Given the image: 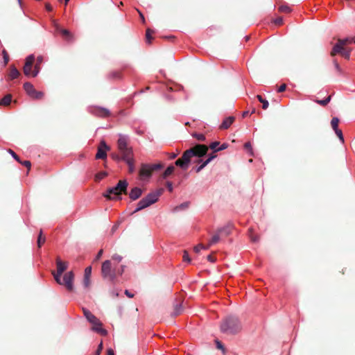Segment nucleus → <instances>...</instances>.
Returning <instances> with one entry per match:
<instances>
[{"label":"nucleus","mask_w":355,"mask_h":355,"mask_svg":"<svg viewBox=\"0 0 355 355\" xmlns=\"http://www.w3.org/2000/svg\"><path fill=\"white\" fill-rule=\"evenodd\" d=\"M125 268V265H117L112 263L111 260H105L102 263L101 275L104 279L114 283L116 278L123 275Z\"/></svg>","instance_id":"1"},{"label":"nucleus","mask_w":355,"mask_h":355,"mask_svg":"<svg viewBox=\"0 0 355 355\" xmlns=\"http://www.w3.org/2000/svg\"><path fill=\"white\" fill-rule=\"evenodd\" d=\"M242 329V324L237 316L228 315L223 320L220 325L222 333L234 335L239 333Z\"/></svg>","instance_id":"2"},{"label":"nucleus","mask_w":355,"mask_h":355,"mask_svg":"<svg viewBox=\"0 0 355 355\" xmlns=\"http://www.w3.org/2000/svg\"><path fill=\"white\" fill-rule=\"evenodd\" d=\"M163 192L164 189L160 188L149 193L146 196H145L139 201L135 209L133 211H132L130 214L133 215L134 214L155 203L156 202L158 201L159 196L163 193Z\"/></svg>","instance_id":"3"},{"label":"nucleus","mask_w":355,"mask_h":355,"mask_svg":"<svg viewBox=\"0 0 355 355\" xmlns=\"http://www.w3.org/2000/svg\"><path fill=\"white\" fill-rule=\"evenodd\" d=\"M128 183L126 180H120L116 186L108 188L103 196L109 200H121L122 193H126Z\"/></svg>","instance_id":"4"},{"label":"nucleus","mask_w":355,"mask_h":355,"mask_svg":"<svg viewBox=\"0 0 355 355\" xmlns=\"http://www.w3.org/2000/svg\"><path fill=\"white\" fill-rule=\"evenodd\" d=\"M84 316L87 318V321L92 324V330L100 334L102 336H106L107 331L102 327V322L94 314H92L86 308H83Z\"/></svg>","instance_id":"5"},{"label":"nucleus","mask_w":355,"mask_h":355,"mask_svg":"<svg viewBox=\"0 0 355 355\" xmlns=\"http://www.w3.org/2000/svg\"><path fill=\"white\" fill-rule=\"evenodd\" d=\"M129 137L128 135L119 134L117 141V147L120 154L123 155V158L133 156L132 149L128 144Z\"/></svg>","instance_id":"6"},{"label":"nucleus","mask_w":355,"mask_h":355,"mask_svg":"<svg viewBox=\"0 0 355 355\" xmlns=\"http://www.w3.org/2000/svg\"><path fill=\"white\" fill-rule=\"evenodd\" d=\"M56 267H57V271H53L52 274L53 275V277L55 280V282L58 284H62V279L61 276L62 274L64 272V270H67L68 267V263L66 261H62L59 257L56 259Z\"/></svg>","instance_id":"7"},{"label":"nucleus","mask_w":355,"mask_h":355,"mask_svg":"<svg viewBox=\"0 0 355 355\" xmlns=\"http://www.w3.org/2000/svg\"><path fill=\"white\" fill-rule=\"evenodd\" d=\"M24 89L26 94L33 99H40L44 96V93L42 92L37 91L33 85L29 82H26L24 84Z\"/></svg>","instance_id":"8"},{"label":"nucleus","mask_w":355,"mask_h":355,"mask_svg":"<svg viewBox=\"0 0 355 355\" xmlns=\"http://www.w3.org/2000/svg\"><path fill=\"white\" fill-rule=\"evenodd\" d=\"M355 43L354 37H346L345 39H339L338 42L334 46L332 51L331 52V55L334 56L340 50H341L342 47L348 44Z\"/></svg>","instance_id":"9"},{"label":"nucleus","mask_w":355,"mask_h":355,"mask_svg":"<svg viewBox=\"0 0 355 355\" xmlns=\"http://www.w3.org/2000/svg\"><path fill=\"white\" fill-rule=\"evenodd\" d=\"M73 279L74 274L73 271H69L64 275L60 285L65 286L68 291H71L73 289Z\"/></svg>","instance_id":"10"},{"label":"nucleus","mask_w":355,"mask_h":355,"mask_svg":"<svg viewBox=\"0 0 355 355\" xmlns=\"http://www.w3.org/2000/svg\"><path fill=\"white\" fill-rule=\"evenodd\" d=\"M89 112L98 117L106 118L110 115V112L108 109L103 107H90L88 108Z\"/></svg>","instance_id":"11"},{"label":"nucleus","mask_w":355,"mask_h":355,"mask_svg":"<svg viewBox=\"0 0 355 355\" xmlns=\"http://www.w3.org/2000/svg\"><path fill=\"white\" fill-rule=\"evenodd\" d=\"M139 175L140 179L143 181L150 179L152 175L150 164H142L139 171Z\"/></svg>","instance_id":"12"},{"label":"nucleus","mask_w":355,"mask_h":355,"mask_svg":"<svg viewBox=\"0 0 355 355\" xmlns=\"http://www.w3.org/2000/svg\"><path fill=\"white\" fill-rule=\"evenodd\" d=\"M35 62V56L33 54L29 55L26 58L25 61V64L24 66V73L26 76H32V67L33 65V63Z\"/></svg>","instance_id":"13"},{"label":"nucleus","mask_w":355,"mask_h":355,"mask_svg":"<svg viewBox=\"0 0 355 355\" xmlns=\"http://www.w3.org/2000/svg\"><path fill=\"white\" fill-rule=\"evenodd\" d=\"M110 150V147L106 144L105 141H101V146L98 147L96 159H104L107 157V150Z\"/></svg>","instance_id":"14"},{"label":"nucleus","mask_w":355,"mask_h":355,"mask_svg":"<svg viewBox=\"0 0 355 355\" xmlns=\"http://www.w3.org/2000/svg\"><path fill=\"white\" fill-rule=\"evenodd\" d=\"M193 149L195 150V155L194 157H198L199 158L205 156L208 151V147L205 145L198 144Z\"/></svg>","instance_id":"15"},{"label":"nucleus","mask_w":355,"mask_h":355,"mask_svg":"<svg viewBox=\"0 0 355 355\" xmlns=\"http://www.w3.org/2000/svg\"><path fill=\"white\" fill-rule=\"evenodd\" d=\"M195 155V150L189 148L184 152L181 159L183 160L184 164L189 167L191 157Z\"/></svg>","instance_id":"16"},{"label":"nucleus","mask_w":355,"mask_h":355,"mask_svg":"<svg viewBox=\"0 0 355 355\" xmlns=\"http://www.w3.org/2000/svg\"><path fill=\"white\" fill-rule=\"evenodd\" d=\"M56 31L61 33L67 42L73 41V35L67 29L62 28L59 25L55 26Z\"/></svg>","instance_id":"17"},{"label":"nucleus","mask_w":355,"mask_h":355,"mask_svg":"<svg viewBox=\"0 0 355 355\" xmlns=\"http://www.w3.org/2000/svg\"><path fill=\"white\" fill-rule=\"evenodd\" d=\"M216 157V155H211L204 162H202L201 159L197 160V162H199V163L201 162V164L196 168V171L197 173H199L200 171H201L209 163H210Z\"/></svg>","instance_id":"18"},{"label":"nucleus","mask_w":355,"mask_h":355,"mask_svg":"<svg viewBox=\"0 0 355 355\" xmlns=\"http://www.w3.org/2000/svg\"><path fill=\"white\" fill-rule=\"evenodd\" d=\"M142 189L139 187H135L129 193V198L132 200H136L139 199L142 195Z\"/></svg>","instance_id":"19"},{"label":"nucleus","mask_w":355,"mask_h":355,"mask_svg":"<svg viewBox=\"0 0 355 355\" xmlns=\"http://www.w3.org/2000/svg\"><path fill=\"white\" fill-rule=\"evenodd\" d=\"M92 274V266H88L85 270L83 286L85 288H88L90 285V276Z\"/></svg>","instance_id":"20"},{"label":"nucleus","mask_w":355,"mask_h":355,"mask_svg":"<svg viewBox=\"0 0 355 355\" xmlns=\"http://www.w3.org/2000/svg\"><path fill=\"white\" fill-rule=\"evenodd\" d=\"M43 62V57L42 55L37 56L36 64L34 66V70L32 73L33 77H36L40 71V64Z\"/></svg>","instance_id":"21"},{"label":"nucleus","mask_w":355,"mask_h":355,"mask_svg":"<svg viewBox=\"0 0 355 355\" xmlns=\"http://www.w3.org/2000/svg\"><path fill=\"white\" fill-rule=\"evenodd\" d=\"M189 205H190V202L187 201V202H184L181 204H180L179 205H177L175 206L172 211L173 213H177V212H179V211H184V210H186L189 208Z\"/></svg>","instance_id":"22"},{"label":"nucleus","mask_w":355,"mask_h":355,"mask_svg":"<svg viewBox=\"0 0 355 355\" xmlns=\"http://www.w3.org/2000/svg\"><path fill=\"white\" fill-rule=\"evenodd\" d=\"M234 121V116L227 117L223 121L220 128L221 129H227L232 124Z\"/></svg>","instance_id":"23"},{"label":"nucleus","mask_w":355,"mask_h":355,"mask_svg":"<svg viewBox=\"0 0 355 355\" xmlns=\"http://www.w3.org/2000/svg\"><path fill=\"white\" fill-rule=\"evenodd\" d=\"M133 156L126 157L123 158V161L128 164L130 173L135 171V166L133 162Z\"/></svg>","instance_id":"24"},{"label":"nucleus","mask_w":355,"mask_h":355,"mask_svg":"<svg viewBox=\"0 0 355 355\" xmlns=\"http://www.w3.org/2000/svg\"><path fill=\"white\" fill-rule=\"evenodd\" d=\"M232 228V225H227L225 227H223L218 229V233L220 234V235L228 236L231 232Z\"/></svg>","instance_id":"25"},{"label":"nucleus","mask_w":355,"mask_h":355,"mask_svg":"<svg viewBox=\"0 0 355 355\" xmlns=\"http://www.w3.org/2000/svg\"><path fill=\"white\" fill-rule=\"evenodd\" d=\"M19 76V72L15 66H11L10 71L9 73V78L11 80H14Z\"/></svg>","instance_id":"26"},{"label":"nucleus","mask_w":355,"mask_h":355,"mask_svg":"<svg viewBox=\"0 0 355 355\" xmlns=\"http://www.w3.org/2000/svg\"><path fill=\"white\" fill-rule=\"evenodd\" d=\"M11 101H12V95L7 94L0 101V105H10Z\"/></svg>","instance_id":"27"},{"label":"nucleus","mask_w":355,"mask_h":355,"mask_svg":"<svg viewBox=\"0 0 355 355\" xmlns=\"http://www.w3.org/2000/svg\"><path fill=\"white\" fill-rule=\"evenodd\" d=\"M175 171V167L173 165H169L166 169L164 171L163 173V178L166 179L167 177H168L170 175H171Z\"/></svg>","instance_id":"28"},{"label":"nucleus","mask_w":355,"mask_h":355,"mask_svg":"<svg viewBox=\"0 0 355 355\" xmlns=\"http://www.w3.org/2000/svg\"><path fill=\"white\" fill-rule=\"evenodd\" d=\"M183 311V307L182 304H177L174 306V311L172 313L173 316H176L180 315Z\"/></svg>","instance_id":"29"},{"label":"nucleus","mask_w":355,"mask_h":355,"mask_svg":"<svg viewBox=\"0 0 355 355\" xmlns=\"http://www.w3.org/2000/svg\"><path fill=\"white\" fill-rule=\"evenodd\" d=\"M337 53H340L345 59L349 60L350 58L351 50L342 47L341 50H340Z\"/></svg>","instance_id":"30"},{"label":"nucleus","mask_w":355,"mask_h":355,"mask_svg":"<svg viewBox=\"0 0 355 355\" xmlns=\"http://www.w3.org/2000/svg\"><path fill=\"white\" fill-rule=\"evenodd\" d=\"M258 101L262 103V108L266 110L268 107L269 103L266 99H264L261 95H257Z\"/></svg>","instance_id":"31"},{"label":"nucleus","mask_w":355,"mask_h":355,"mask_svg":"<svg viewBox=\"0 0 355 355\" xmlns=\"http://www.w3.org/2000/svg\"><path fill=\"white\" fill-rule=\"evenodd\" d=\"M122 259H123V257L121 255L114 254L112 256L111 261H112V263L119 265V263L122 261Z\"/></svg>","instance_id":"32"},{"label":"nucleus","mask_w":355,"mask_h":355,"mask_svg":"<svg viewBox=\"0 0 355 355\" xmlns=\"http://www.w3.org/2000/svg\"><path fill=\"white\" fill-rule=\"evenodd\" d=\"M175 164L183 170H187L188 168V166L184 164V162H183V160L181 158L178 159L175 162Z\"/></svg>","instance_id":"33"},{"label":"nucleus","mask_w":355,"mask_h":355,"mask_svg":"<svg viewBox=\"0 0 355 355\" xmlns=\"http://www.w3.org/2000/svg\"><path fill=\"white\" fill-rule=\"evenodd\" d=\"M220 234L218 233V231L217 230L216 233L211 237L210 241H209V245H214L215 243H216L217 242H218V241L220 240Z\"/></svg>","instance_id":"34"},{"label":"nucleus","mask_w":355,"mask_h":355,"mask_svg":"<svg viewBox=\"0 0 355 355\" xmlns=\"http://www.w3.org/2000/svg\"><path fill=\"white\" fill-rule=\"evenodd\" d=\"M107 175V172L101 171V172L98 173L97 174H96L95 180L98 182V181L101 180L102 179H103L104 178H105Z\"/></svg>","instance_id":"35"},{"label":"nucleus","mask_w":355,"mask_h":355,"mask_svg":"<svg viewBox=\"0 0 355 355\" xmlns=\"http://www.w3.org/2000/svg\"><path fill=\"white\" fill-rule=\"evenodd\" d=\"M339 119L337 117H333L331 119V127L334 130H338V128Z\"/></svg>","instance_id":"36"},{"label":"nucleus","mask_w":355,"mask_h":355,"mask_svg":"<svg viewBox=\"0 0 355 355\" xmlns=\"http://www.w3.org/2000/svg\"><path fill=\"white\" fill-rule=\"evenodd\" d=\"M333 64H334V67H335L336 71L338 72V73L339 75H343L344 72H343V69H341L340 66L339 65V64H338V62H337L336 60H333Z\"/></svg>","instance_id":"37"},{"label":"nucleus","mask_w":355,"mask_h":355,"mask_svg":"<svg viewBox=\"0 0 355 355\" xmlns=\"http://www.w3.org/2000/svg\"><path fill=\"white\" fill-rule=\"evenodd\" d=\"M150 166L151 171L153 172L154 171L162 169L163 168L164 165L161 163L153 164H150Z\"/></svg>","instance_id":"38"},{"label":"nucleus","mask_w":355,"mask_h":355,"mask_svg":"<svg viewBox=\"0 0 355 355\" xmlns=\"http://www.w3.org/2000/svg\"><path fill=\"white\" fill-rule=\"evenodd\" d=\"M42 231H40V233L37 238V245L39 248H40L42 245L45 242V238L42 237Z\"/></svg>","instance_id":"39"},{"label":"nucleus","mask_w":355,"mask_h":355,"mask_svg":"<svg viewBox=\"0 0 355 355\" xmlns=\"http://www.w3.org/2000/svg\"><path fill=\"white\" fill-rule=\"evenodd\" d=\"M279 10L282 12H290L291 11V9L290 7H288L286 5H282L279 7Z\"/></svg>","instance_id":"40"},{"label":"nucleus","mask_w":355,"mask_h":355,"mask_svg":"<svg viewBox=\"0 0 355 355\" xmlns=\"http://www.w3.org/2000/svg\"><path fill=\"white\" fill-rule=\"evenodd\" d=\"M153 31L150 29V28H148L146 30V42L150 44V42H151V40L153 39L152 37H151V33Z\"/></svg>","instance_id":"41"},{"label":"nucleus","mask_w":355,"mask_h":355,"mask_svg":"<svg viewBox=\"0 0 355 355\" xmlns=\"http://www.w3.org/2000/svg\"><path fill=\"white\" fill-rule=\"evenodd\" d=\"M2 55H3L4 65H6L8 64V62H9V56H8L7 51L5 49H3L2 51Z\"/></svg>","instance_id":"42"},{"label":"nucleus","mask_w":355,"mask_h":355,"mask_svg":"<svg viewBox=\"0 0 355 355\" xmlns=\"http://www.w3.org/2000/svg\"><path fill=\"white\" fill-rule=\"evenodd\" d=\"M220 143L219 141H214L212 142L210 146H209V148L214 150V153H216L218 152V150H216L218 149V146H219Z\"/></svg>","instance_id":"43"},{"label":"nucleus","mask_w":355,"mask_h":355,"mask_svg":"<svg viewBox=\"0 0 355 355\" xmlns=\"http://www.w3.org/2000/svg\"><path fill=\"white\" fill-rule=\"evenodd\" d=\"M331 100V96H329L324 99L318 101V103L323 106L327 105Z\"/></svg>","instance_id":"44"},{"label":"nucleus","mask_w":355,"mask_h":355,"mask_svg":"<svg viewBox=\"0 0 355 355\" xmlns=\"http://www.w3.org/2000/svg\"><path fill=\"white\" fill-rule=\"evenodd\" d=\"M193 137L196 138L199 141H205V136L201 133H194L193 135Z\"/></svg>","instance_id":"45"},{"label":"nucleus","mask_w":355,"mask_h":355,"mask_svg":"<svg viewBox=\"0 0 355 355\" xmlns=\"http://www.w3.org/2000/svg\"><path fill=\"white\" fill-rule=\"evenodd\" d=\"M249 236L250 238V240L254 243H257L259 240V236L257 235H254L251 231H250L249 232Z\"/></svg>","instance_id":"46"},{"label":"nucleus","mask_w":355,"mask_h":355,"mask_svg":"<svg viewBox=\"0 0 355 355\" xmlns=\"http://www.w3.org/2000/svg\"><path fill=\"white\" fill-rule=\"evenodd\" d=\"M110 78L118 79L120 78L121 76L118 71H112L109 74Z\"/></svg>","instance_id":"47"},{"label":"nucleus","mask_w":355,"mask_h":355,"mask_svg":"<svg viewBox=\"0 0 355 355\" xmlns=\"http://www.w3.org/2000/svg\"><path fill=\"white\" fill-rule=\"evenodd\" d=\"M112 157L117 162L123 161V155L121 154V155L118 154H112Z\"/></svg>","instance_id":"48"},{"label":"nucleus","mask_w":355,"mask_h":355,"mask_svg":"<svg viewBox=\"0 0 355 355\" xmlns=\"http://www.w3.org/2000/svg\"><path fill=\"white\" fill-rule=\"evenodd\" d=\"M183 261L184 262H187V263L191 262V259H190L189 255L187 251H184Z\"/></svg>","instance_id":"49"},{"label":"nucleus","mask_w":355,"mask_h":355,"mask_svg":"<svg viewBox=\"0 0 355 355\" xmlns=\"http://www.w3.org/2000/svg\"><path fill=\"white\" fill-rule=\"evenodd\" d=\"M8 152L15 160H17L19 162H21L19 156L13 150L10 149Z\"/></svg>","instance_id":"50"},{"label":"nucleus","mask_w":355,"mask_h":355,"mask_svg":"<svg viewBox=\"0 0 355 355\" xmlns=\"http://www.w3.org/2000/svg\"><path fill=\"white\" fill-rule=\"evenodd\" d=\"M244 147L246 150H248L250 154L252 155V146H251V144L250 142H246L245 144H244Z\"/></svg>","instance_id":"51"},{"label":"nucleus","mask_w":355,"mask_h":355,"mask_svg":"<svg viewBox=\"0 0 355 355\" xmlns=\"http://www.w3.org/2000/svg\"><path fill=\"white\" fill-rule=\"evenodd\" d=\"M102 349H103V343L101 342L98 346V348H97L96 352H95V355H100Z\"/></svg>","instance_id":"52"},{"label":"nucleus","mask_w":355,"mask_h":355,"mask_svg":"<svg viewBox=\"0 0 355 355\" xmlns=\"http://www.w3.org/2000/svg\"><path fill=\"white\" fill-rule=\"evenodd\" d=\"M203 249H206L205 247H204L202 245L200 244V245H196L195 248H194V250L196 252H200L201 250H203Z\"/></svg>","instance_id":"53"},{"label":"nucleus","mask_w":355,"mask_h":355,"mask_svg":"<svg viewBox=\"0 0 355 355\" xmlns=\"http://www.w3.org/2000/svg\"><path fill=\"white\" fill-rule=\"evenodd\" d=\"M166 187L169 192H172L173 190V184L171 182L168 181L166 182Z\"/></svg>","instance_id":"54"},{"label":"nucleus","mask_w":355,"mask_h":355,"mask_svg":"<svg viewBox=\"0 0 355 355\" xmlns=\"http://www.w3.org/2000/svg\"><path fill=\"white\" fill-rule=\"evenodd\" d=\"M286 88V85L285 84H282V85H281L278 87V89H277V92H279V93H280V92H284V91H285Z\"/></svg>","instance_id":"55"},{"label":"nucleus","mask_w":355,"mask_h":355,"mask_svg":"<svg viewBox=\"0 0 355 355\" xmlns=\"http://www.w3.org/2000/svg\"><path fill=\"white\" fill-rule=\"evenodd\" d=\"M22 165L25 166L26 167L30 168L31 166V163L28 160H25L24 162H20Z\"/></svg>","instance_id":"56"},{"label":"nucleus","mask_w":355,"mask_h":355,"mask_svg":"<svg viewBox=\"0 0 355 355\" xmlns=\"http://www.w3.org/2000/svg\"><path fill=\"white\" fill-rule=\"evenodd\" d=\"M228 147V144L227 143H223L219 148H218V149L216 150L218 151H220V150H223L226 148H227Z\"/></svg>","instance_id":"57"},{"label":"nucleus","mask_w":355,"mask_h":355,"mask_svg":"<svg viewBox=\"0 0 355 355\" xmlns=\"http://www.w3.org/2000/svg\"><path fill=\"white\" fill-rule=\"evenodd\" d=\"M283 22L282 17H277L274 20V23L277 25H281Z\"/></svg>","instance_id":"58"},{"label":"nucleus","mask_w":355,"mask_h":355,"mask_svg":"<svg viewBox=\"0 0 355 355\" xmlns=\"http://www.w3.org/2000/svg\"><path fill=\"white\" fill-rule=\"evenodd\" d=\"M125 294L127 297H128L130 298H132L135 295L132 293L130 292L128 290L125 291Z\"/></svg>","instance_id":"59"},{"label":"nucleus","mask_w":355,"mask_h":355,"mask_svg":"<svg viewBox=\"0 0 355 355\" xmlns=\"http://www.w3.org/2000/svg\"><path fill=\"white\" fill-rule=\"evenodd\" d=\"M216 347L218 349H224L223 345L220 341L216 340Z\"/></svg>","instance_id":"60"},{"label":"nucleus","mask_w":355,"mask_h":355,"mask_svg":"<svg viewBox=\"0 0 355 355\" xmlns=\"http://www.w3.org/2000/svg\"><path fill=\"white\" fill-rule=\"evenodd\" d=\"M177 156H178V153H171L169 154L168 158L170 159H173L176 158Z\"/></svg>","instance_id":"61"},{"label":"nucleus","mask_w":355,"mask_h":355,"mask_svg":"<svg viewBox=\"0 0 355 355\" xmlns=\"http://www.w3.org/2000/svg\"><path fill=\"white\" fill-rule=\"evenodd\" d=\"M102 254H103V250H101L97 253V254H96V260L99 259L101 257Z\"/></svg>","instance_id":"62"},{"label":"nucleus","mask_w":355,"mask_h":355,"mask_svg":"<svg viewBox=\"0 0 355 355\" xmlns=\"http://www.w3.org/2000/svg\"><path fill=\"white\" fill-rule=\"evenodd\" d=\"M46 9L47 11L51 12L52 10V6L49 3H46Z\"/></svg>","instance_id":"63"},{"label":"nucleus","mask_w":355,"mask_h":355,"mask_svg":"<svg viewBox=\"0 0 355 355\" xmlns=\"http://www.w3.org/2000/svg\"><path fill=\"white\" fill-rule=\"evenodd\" d=\"M334 132L338 137H340V136H341V135H343L342 130L340 129L336 130H334Z\"/></svg>","instance_id":"64"}]
</instances>
